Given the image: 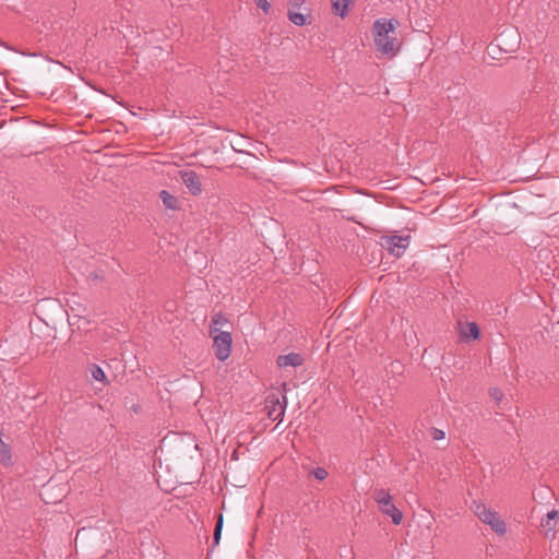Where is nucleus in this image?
Wrapping results in <instances>:
<instances>
[{
  "label": "nucleus",
  "mask_w": 559,
  "mask_h": 559,
  "mask_svg": "<svg viewBox=\"0 0 559 559\" xmlns=\"http://www.w3.org/2000/svg\"><path fill=\"white\" fill-rule=\"evenodd\" d=\"M399 22L394 19L389 21L381 19L373 24V38L377 49L385 55H394L397 51V39L391 36L394 33Z\"/></svg>",
  "instance_id": "nucleus-1"
},
{
  "label": "nucleus",
  "mask_w": 559,
  "mask_h": 559,
  "mask_svg": "<svg viewBox=\"0 0 559 559\" xmlns=\"http://www.w3.org/2000/svg\"><path fill=\"white\" fill-rule=\"evenodd\" d=\"M472 509L476 516L485 524L489 525L490 528L499 535H503L507 532V526L499 514L488 509L485 504L474 501Z\"/></svg>",
  "instance_id": "nucleus-2"
},
{
  "label": "nucleus",
  "mask_w": 559,
  "mask_h": 559,
  "mask_svg": "<svg viewBox=\"0 0 559 559\" xmlns=\"http://www.w3.org/2000/svg\"><path fill=\"white\" fill-rule=\"evenodd\" d=\"M374 500L380 506V510L383 514L390 516L392 522L399 525L402 522V512L392 503L391 495L384 490L379 489L374 492Z\"/></svg>",
  "instance_id": "nucleus-3"
},
{
  "label": "nucleus",
  "mask_w": 559,
  "mask_h": 559,
  "mask_svg": "<svg viewBox=\"0 0 559 559\" xmlns=\"http://www.w3.org/2000/svg\"><path fill=\"white\" fill-rule=\"evenodd\" d=\"M411 242V236H400V235H392V236H383L381 238V245L383 248H385L390 254L401 258L405 250L408 248Z\"/></svg>",
  "instance_id": "nucleus-4"
},
{
  "label": "nucleus",
  "mask_w": 559,
  "mask_h": 559,
  "mask_svg": "<svg viewBox=\"0 0 559 559\" xmlns=\"http://www.w3.org/2000/svg\"><path fill=\"white\" fill-rule=\"evenodd\" d=\"M213 337V348L215 356L218 360H226L231 350L233 337L229 332H218V334H211Z\"/></svg>",
  "instance_id": "nucleus-5"
},
{
  "label": "nucleus",
  "mask_w": 559,
  "mask_h": 559,
  "mask_svg": "<svg viewBox=\"0 0 559 559\" xmlns=\"http://www.w3.org/2000/svg\"><path fill=\"white\" fill-rule=\"evenodd\" d=\"M265 403L267 409V417L273 421L277 420L278 423H281L284 418L285 409L287 406L286 396H282L281 401L278 397L272 395L266 399Z\"/></svg>",
  "instance_id": "nucleus-6"
},
{
  "label": "nucleus",
  "mask_w": 559,
  "mask_h": 559,
  "mask_svg": "<svg viewBox=\"0 0 559 559\" xmlns=\"http://www.w3.org/2000/svg\"><path fill=\"white\" fill-rule=\"evenodd\" d=\"M180 177L192 195H200L202 193V183L199 175L194 170H181Z\"/></svg>",
  "instance_id": "nucleus-7"
},
{
  "label": "nucleus",
  "mask_w": 559,
  "mask_h": 559,
  "mask_svg": "<svg viewBox=\"0 0 559 559\" xmlns=\"http://www.w3.org/2000/svg\"><path fill=\"white\" fill-rule=\"evenodd\" d=\"M304 362H305L304 356L299 353H294V352L286 354V355H280L276 358V364L282 369L287 368V367L297 368V367L302 366Z\"/></svg>",
  "instance_id": "nucleus-8"
},
{
  "label": "nucleus",
  "mask_w": 559,
  "mask_h": 559,
  "mask_svg": "<svg viewBox=\"0 0 559 559\" xmlns=\"http://www.w3.org/2000/svg\"><path fill=\"white\" fill-rule=\"evenodd\" d=\"M461 335L473 340H478L480 336V330L475 322H467L465 326L461 329Z\"/></svg>",
  "instance_id": "nucleus-9"
},
{
  "label": "nucleus",
  "mask_w": 559,
  "mask_h": 559,
  "mask_svg": "<svg viewBox=\"0 0 559 559\" xmlns=\"http://www.w3.org/2000/svg\"><path fill=\"white\" fill-rule=\"evenodd\" d=\"M159 198L163 201V204L166 209L176 210L178 209V199L177 197L169 193L167 190H162L159 192Z\"/></svg>",
  "instance_id": "nucleus-10"
},
{
  "label": "nucleus",
  "mask_w": 559,
  "mask_h": 559,
  "mask_svg": "<svg viewBox=\"0 0 559 559\" xmlns=\"http://www.w3.org/2000/svg\"><path fill=\"white\" fill-rule=\"evenodd\" d=\"M349 2L350 0H331L333 12L341 17L346 16Z\"/></svg>",
  "instance_id": "nucleus-11"
},
{
  "label": "nucleus",
  "mask_w": 559,
  "mask_h": 559,
  "mask_svg": "<svg viewBox=\"0 0 559 559\" xmlns=\"http://www.w3.org/2000/svg\"><path fill=\"white\" fill-rule=\"evenodd\" d=\"M227 322L228 321L224 314L215 313L211 320L210 334H218V332H222L219 326L225 325Z\"/></svg>",
  "instance_id": "nucleus-12"
},
{
  "label": "nucleus",
  "mask_w": 559,
  "mask_h": 559,
  "mask_svg": "<svg viewBox=\"0 0 559 559\" xmlns=\"http://www.w3.org/2000/svg\"><path fill=\"white\" fill-rule=\"evenodd\" d=\"M88 370L91 372L92 378L95 381L102 382L103 384H106L108 382L106 373H105V371L103 370V368L100 366H98L96 364H92L88 367Z\"/></svg>",
  "instance_id": "nucleus-13"
},
{
  "label": "nucleus",
  "mask_w": 559,
  "mask_h": 559,
  "mask_svg": "<svg viewBox=\"0 0 559 559\" xmlns=\"http://www.w3.org/2000/svg\"><path fill=\"white\" fill-rule=\"evenodd\" d=\"M288 20L297 25V26H304L307 24V16L299 12L288 11Z\"/></svg>",
  "instance_id": "nucleus-14"
},
{
  "label": "nucleus",
  "mask_w": 559,
  "mask_h": 559,
  "mask_svg": "<svg viewBox=\"0 0 559 559\" xmlns=\"http://www.w3.org/2000/svg\"><path fill=\"white\" fill-rule=\"evenodd\" d=\"M223 522H224L223 514H219L218 519L216 521V525H215L214 534H213V544H214V546L218 545V543L221 540L222 530H223Z\"/></svg>",
  "instance_id": "nucleus-15"
},
{
  "label": "nucleus",
  "mask_w": 559,
  "mask_h": 559,
  "mask_svg": "<svg viewBox=\"0 0 559 559\" xmlns=\"http://www.w3.org/2000/svg\"><path fill=\"white\" fill-rule=\"evenodd\" d=\"M489 396L496 401L497 403L501 402L502 399H503V393L500 389L498 388H491L489 390Z\"/></svg>",
  "instance_id": "nucleus-16"
},
{
  "label": "nucleus",
  "mask_w": 559,
  "mask_h": 559,
  "mask_svg": "<svg viewBox=\"0 0 559 559\" xmlns=\"http://www.w3.org/2000/svg\"><path fill=\"white\" fill-rule=\"evenodd\" d=\"M313 476L318 480H323L328 477V472L323 467H317L312 472Z\"/></svg>",
  "instance_id": "nucleus-17"
},
{
  "label": "nucleus",
  "mask_w": 559,
  "mask_h": 559,
  "mask_svg": "<svg viewBox=\"0 0 559 559\" xmlns=\"http://www.w3.org/2000/svg\"><path fill=\"white\" fill-rule=\"evenodd\" d=\"M542 526L547 528L546 536L549 537V533L555 530L556 523L551 522L548 518L542 520Z\"/></svg>",
  "instance_id": "nucleus-18"
},
{
  "label": "nucleus",
  "mask_w": 559,
  "mask_h": 559,
  "mask_svg": "<svg viewBox=\"0 0 559 559\" xmlns=\"http://www.w3.org/2000/svg\"><path fill=\"white\" fill-rule=\"evenodd\" d=\"M255 5L263 10L264 13H269L271 4L267 0H253Z\"/></svg>",
  "instance_id": "nucleus-19"
},
{
  "label": "nucleus",
  "mask_w": 559,
  "mask_h": 559,
  "mask_svg": "<svg viewBox=\"0 0 559 559\" xmlns=\"http://www.w3.org/2000/svg\"><path fill=\"white\" fill-rule=\"evenodd\" d=\"M431 437L433 440H442V439H444L445 435H444L443 430L433 428L431 431Z\"/></svg>",
  "instance_id": "nucleus-20"
},
{
  "label": "nucleus",
  "mask_w": 559,
  "mask_h": 559,
  "mask_svg": "<svg viewBox=\"0 0 559 559\" xmlns=\"http://www.w3.org/2000/svg\"><path fill=\"white\" fill-rule=\"evenodd\" d=\"M546 518L551 520V522L557 523V520L559 518V513L557 510H551L547 513Z\"/></svg>",
  "instance_id": "nucleus-21"
},
{
  "label": "nucleus",
  "mask_w": 559,
  "mask_h": 559,
  "mask_svg": "<svg viewBox=\"0 0 559 559\" xmlns=\"http://www.w3.org/2000/svg\"><path fill=\"white\" fill-rule=\"evenodd\" d=\"M88 278L92 280V281H103L104 280V274L103 273H98V272H92L88 275Z\"/></svg>",
  "instance_id": "nucleus-22"
},
{
  "label": "nucleus",
  "mask_w": 559,
  "mask_h": 559,
  "mask_svg": "<svg viewBox=\"0 0 559 559\" xmlns=\"http://www.w3.org/2000/svg\"><path fill=\"white\" fill-rule=\"evenodd\" d=\"M289 2L293 8H300L305 3V0H289Z\"/></svg>",
  "instance_id": "nucleus-23"
},
{
  "label": "nucleus",
  "mask_w": 559,
  "mask_h": 559,
  "mask_svg": "<svg viewBox=\"0 0 559 559\" xmlns=\"http://www.w3.org/2000/svg\"><path fill=\"white\" fill-rule=\"evenodd\" d=\"M507 32H503L501 33L498 37H497V41H498V46L501 47L502 44H504V37L507 36Z\"/></svg>",
  "instance_id": "nucleus-24"
},
{
  "label": "nucleus",
  "mask_w": 559,
  "mask_h": 559,
  "mask_svg": "<svg viewBox=\"0 0 559 559\" xmlns=\"http://www.w3.org/2000/svg\"><path fill=\"white\" fill-rule=\"evenodd\" d=\"M510 35L513 36L515 39V43H518L519 35L516 34V32L511 31Z\"/></svg>",
  "instance_id": "nucleus-25"
}]
</instances>
